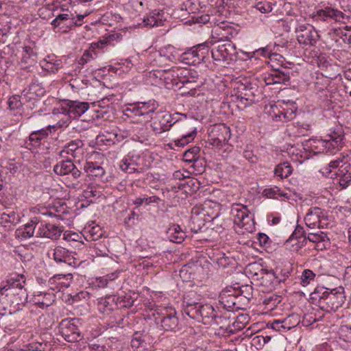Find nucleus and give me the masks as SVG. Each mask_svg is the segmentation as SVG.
<instances>
[{
    "instance_id": "1",
    "label": "nucleus",
    "mask_w": 351,
    "mask_h": 351,
    "mask_svg": "<svg viewBox=\"0 0 351 351\" xmlns=\"http://www.w3.org/2000/svg\"><path fill=\"white\" fill-rule=\"evenodd\" d=\"M150 119L153 121L150 126L157 134L169 131L173 126L177 128L182 133L181 137L174 141L178 147L185 146L191 142L197 134V128L193 126L191 121L175 120L173 116L168 112H156L154 116H150Z\"/></svg>"
},
{
    "instance_id": "2",
    "label": "nucleus",
    "mask_w": 351,
    "mask_h": 351,
    "mask_svg": "<svg viewBox=\"0 0 351 351\" xmlns=\"http://www.w3.org/2000/svg\"><path fill=\"white\" fill-rule=\"evenodd\" d=\"M313 294L315 298H318L317 304L319 308L328 313L337 311L342 306L346 300L344 288L342 286L332 289L325 287L317 288Z\"/></svg>"
},
{
    "instance_id": "3",
    "label": "nucleus",
    "mask_w": 351,
    "mask_h": 351,
    "mask_svg": "<svg viewBox=\"0 0 351 351\" xmlns=\"http://www.w3.org/2000/svg\"><path fill=\"white\" fill-rule=\"evenodd\" d=\"M210 43L214 47L211 50L212 57L217 62H226L230 64L237 60V51L234 44L230 40L220 38L217 40H209L206 43Z\"/></svg>"
},
{
    "instance_id": "4",
    "label": "nucleus",
    "mask_w": 351,
    "mask_h": 351,
    "mask_svg": "<svg viewBox=\"0 0 351 351\" xmlns=\"http://www.w3.org/2000/svg\"><path fill=\"white\" fill-rule=\"evenodd\" d=\"M230 128L224 123L215 124L211 127L208 133V141L210 145L221 147L228 143L230 138Z\"/></svg>"
},
{
    "instance_id": "5",
    "label": "nucleus",
    "mask_w": 351,
    "mask_h": 351,
    "mask_svg": "<svg viewBox=\"0 0 351 351\" xmlns=\"http://www.w3.org/2000/svg\"><path fill=\"white\" fill-rule=\"evenodd\" d=\"M77 320L65 319L59 324L60 332L68 342H77L82 339L80 330L77 326Z\"/></svg>"
},
{
    "instance_id": "6",
    "label": "nucleus",
    "mask_w": 351,
    "mask_h": 351,
    "mask_svg": "<svg viewBox=\"0 0 351 351\" xmlns=\"http://www.w3.org/2000/svg\"><path fill=\"white\" fill-rule=\"evenodd\" d=\"M208 50V46L206 43L198 45L182 55V62L189 65L198 64L204 60Z\"/></svg>"
},
{
    "instance_id": "7",
    "label": "nucleus",
    "mask_w": 351,
    "mask_h": 351,
    "mask_svg": "<svg viewBox=\"0 0 351 351\" xmlns=\"http://www.w3.org/2000/svg\"><path fill=\"white\" fill-rule=\"evenodd\" d=\"M266 85L284 84L289 85L290 71L287 67L281 66L274 69L263 77Z\"/></svg>"
},
{
    "instance_id": "8",
    "label": "nucleus",
    "mask_w": 351,
    "mask_h": 351,
    "mask_svg": "<svg viewBox=\"0 0 351 351\" xmlns=\"http://www.w3.org/2000/svg\"><path fill=\"white\" fill-rule=\"evenodd\" d=\"M237 99H240L243 107L253 104L256 101L255 93L258 91V87L255 84L246 82L239 83L237 87Z\"/></svg>"
},
{
    "instance_id": "9",
    "label": "nucleus",
    "mask_w": 351,
    "mask_h": 351,
    "mask_svg": "<svg viewBox=\"0 0 351 351\" xmlns=\"http://www.w3.org/2000/svg\"><path fill=\"white\" fill-rule=\"evenodd\" d=\"M77 254L75 252L70 251L61 246L56 247L53 252V260L57 263H65L69 266L77 267L81 261L75 256Z\"/></svg>"
},
{
    "instance_id": "10",
    "label": "nucleus",
    "mask_w": 351,
    "mask_h": 351,
    "mask_svg": "<svg viewBox=\"0 0 351 351\" xmlns=\"http://www.w3.org/2000/svg\"><path fill=\"white\" fill-rule=\"evenodd\" d=\"M296 33L298 41L304 45H314L319 37L314 27L308 24L299 25Z\"/></svg>"
},
{
    "instance_id": "11",
    "label": "nucleus",
    "mask_w": 351,
    "mask_h": 351,
    "mask_svg": "<svg viewBox=\"0 0 351 351\" xmlns=\"http://www.w3.org/2000/svg\"><path fill=\"white\" fill-rule=\"evenodd\" d=\"M53 171L58 176L69 175L74 179L81 176V171L75 166L71 159L62 160L53 167Z\"/></svg>"
},
{
    "instance_id": "12",
    "label": "nucleus",
    "mask_w": 351,
    "mask_h": 351,
    "mask_svg": "<svg viewBox=\"0 0 351 351\" xmlns=\"http://www.w3.org/2000/svg\"><path fill=\"white\" fill-rule=\"evenodd\" d=\"M159 319L160 327L165 331L176 332L180 330L179 320L174 309L167 311L165 313H162V317ZM156 320L158 321V318Z\"/></svg>"
},
{
    "instance_id": "13",
    "label": "nucleus",
    "mask_w": 351,
    "mask_h": 351,
    "mask_svg": "<svg viewBox=\"0 0 351 351\" xmlns=\"http://www.w3.org/2000/svg\"><path fill=\"white\" fill-rule=\"evenodd\" d=\"M38 226H40L36 230V237H45L52 240H57L60 238L62 232L61 227L46 223L41 219Z\"/></svg>"
},
{
    "instance_id": "14",
    "label": "nucleus",
    "mask_w": 351,
    "mask_h": 351,
    "mask_svg": "<svg viewBox=\"0 0 351 351\" xmlns=\"http://www.w3.org/2000/svg\"><path fill=\"white\" fill-rule=\"evenodd\" d=\"M344 12L337 9L327 7L325 9H322L317 11V15L322 17L324 21L327 19H331L335 21H343L344 19H348L349 16L346 14L347 10L351 12V6L342 5Z\"/></svg>"
},
{
    "instance_id": "15",
    "label": "nucleus",
    "mask_w": 351,
    "mask_h": 351,
    "mask_svg": "<svg viewBox=\"0 0 351 351\" xmlns=\"http://www.w3.org/2000/svg\"><path fill=\"white\" fill-rule=\"evenodd\" d=\"M45 93L44 88L37 82H32L27 90L22 92V98L24 101H28L34 106H36V103L39 101L38 97L43 96Z\"/></svg>"
},
{
    "instance_id": "16",
    "label": "nucleus",
    "mask_w": 351,
    "mask_h": 351,
    "mask_svg": "<svg viewBox=\"0 0 351 351\" xmlns=\"http://www.w3.org/2000/svg\"><path fill=\"white\" fill-rule=\"evenodd\" d=\"M89 108V104L87 102H80L77 101H71L68 104V108H62V113L67 114L71 119H77L84 114Z\"/></svg>"
},
{
    "instance_id": "17",
    "label": "nucleus",
    "mask_w": 351,
    "mask_h": 351,
    "mask_svg": "<svg viewBox=\"0 0 351 351\" xmlns=\"http://www.w3.org/2000/svg\"><path fill=\"white\" fill-rule=\"evenodd\" d=\"M202 302H197L189 296L184 298L182 314L188 315L190 318L196 319L199 318V313L202 306Z\"/></svg>"
},
{
    "instance_id": "18",
    "label": "nucleus",
    "mask_w": 351,
    "mask_h": 351,
    "mask_svg": "<svg viewBox=\"0 0 351 351\" xmlns=\"http://www.w3.org/2000/svg\"><path fill=\"white\" fill-rule=\"evenodd\" d=\"M84 143L81 140L76 139L66 143L60 152L62 158H67L69 155L73 158H78L83 153Z\"/></svg>"
},
{
    "instance_id": "19",
    "label": "nucleus",
    "mask_w": 351,
    "mask_h": 351,
    "mask_svg": "<svg viewBox=\"0 0 351 351\" xmlns=\"http://www.w3.org/2000/svg\"><path fill=\"white\" fill-rule=\"evenodd\" d=\"M234 297L235 291L232 287L223 289L219 295V305L228 311H235Z\"/></svg>"
},
{
    "instance_id": "20",
    "label": "nucleus",
    "mask_w": 351,
    "mask_h": 351,
    "mask_svg": "<svg viewBox=\"0 0 351 351\" xmlns=\"http://www.w3.org/2000/svg\"><path fill=\"white\" fill-rule=\"evenodd\" d=\"M326 218L324 210L319 207L311 208L304 217L307 227L313 229L316 226L319 228L321 220Z\"/></svg>"
},
{
    "instance_id": "21",
    "label": "nucleus",
    "mask_w": 351,
    "mask_h": 351,
    "mask_svg": "<svg viewBox=\"0 0 351 351\" xmlns=\"http://www.w3.org/2000/svg\"><path fill=\"white\" fill-rule=\"evenodd\" d=\"M119 295H107L101 298L98 302V308L100 311L105 313L114 309H119Z\"/></svg>"
},
{
    "instance_id": "22",
    "label": "nucleus",
    "mask_w": 351,
    "mask_h": 351,
    "mask_svg": "<svg viewBox=\"0 0 351 351\" xmlns=\"http://www.w3.org/2000/svg\"><path fill=\"white\" fill-rule=\"evenodd\" d=\"M40 223V218L38 217H32L30 221L26 223L23 229H18L19 236L25 239L31 238L33 236L36 237V230L39 228L38 224Z\"/></svg>"
},
{
    "instance_id": "23",
    "label": "nucleus",
    "mask_w": 351,
    "mask_h": 351,
    "mask_svg": "<svg viewBox=\"0 0 351 351\" xmlns=\"http://www.w3.org/2000/svg\"><path fill=\"white\" fill-rule=\"evenodd\" d=\"M215 315V309L210 304L202 302L197 321L202 322L204 324L213 325V319Z\"/></svg>"
},
{
    "instance_id": "24",
    "label": "nucleus",
    "mask_w": 351,
    "mask_h": 351,
    "mask_svg": "<svg viewBox=\"0 0 351 351\" xmlns=\"http://www.w3.org/2000/svg\"><path fill=\"white\" fill-rule=\"evenodd\" d=\"M172 77H177L179 78L183 77V80H180V82L183 84L195 82L196 79L198 77V73L194 70L188 69H179L172 71Z\"/></svg>"
},
{
    "instance_id": "25",
    "label": "nucleus",
    "mask_w": 351,
    "mask_h": 351,
    "mask_svg": "<svg viewBox=\"0 0 351 351\" xmlns=\"http://www.w3.org/2000/svg\"><path fill=\"white\" fill-rule=\"evenodd\" d=\"M156 109L155 105L149 104V103H139L136 106L132 109L135 116H143L147 120L150 119V116H154L156 113Z\"/></svg>"
},
{
    "instance_id": "26",
    "label": "nucleus",
    "mask_w": 351,
    "mask_h": 351,
    "mask_svg": "<svg viewBox=\"0 0 351 351\" xmlns=\"http://www.w3.org/2000/svg\"><path fill=\"white\" fill-rule=\"evenodd\" d=\"M167 236L170 241L181 243L184 241L186 234L178 225L173 224L167 230Z\"/></svg>"
},
{
    "instance_id": "27",
    "label": "nucleus",
    "mask_w": 351,
    "mask_h": 351,
    "mask_svg": "<svg viewBox=\"0 0 351 351\" xmlns=\"http://www.w3.org/2000/svg\"><path fill=\"white\" fill-rule=\"evenodd\" d=\"M234 214V223L239 226L244 227L251 220L248 215V210L246 206H243L241 208H234L232 209V213Z\"/></svg>"
},
{
    "instance_id": "28",
    "label": "nucleus",
    "mask_w": 351,
    "mask_h": 351,
    "mask_svg": "<svg viewBox=\"0 0 351 351\" xmlns=\"http://www.w3.org/2000/svg\"><path fill=\"white\" fill-rule=\"evenodd\" d=\"M35 303L40 308L51 306L55 300V295L53 293H40L34 295Z\"/></svg>"
},
{
    "instance_id": "29",
    "label": "nucleus",
    "mask_w": 351,
    "mask_h": 351,
    "mask_svg": "<svg viewBox=\"0 0 351 351\" xmlns=\"http://www.w3.org/2000/svg\"><path fill=\"white\" fill-rule=\"evenodd\" d=\"M19 221V215L13 211L10 213H3L0 217V223L5 228H10L11 226H16Z\"/></svg>"
},
{
    "instance_id": "30",
    "label": "nucleus",
    "mask_w": 351,
    "mask_h": 351,
    "mask_svg": "<svg viewBox=\"0 0 351 351\" xmlns=\"http://www.w3.org/2000/svg\"><path fill=\"white\" fill-rule=\"evenodd\" d=\"M84 170L88 176L95 177H101L105 173V171L101 166L92 162H86L84 166Z\"/></svg>"
},
{
    "instance_id": "31",
    "label": "nucleus",
    "mask_w": 351,
    "mask_h": 351,
    "mask_svg": "<svg viewBox=\"0 0 351 351\" xmlns=\"http://www.w3.org/2000/svg\"><path fill=\"white\" fill-rule=\"evenodd\" d=\"M292 167L288 162H284L278 164L275 169V176L280 177L281 179L287 178L292 173Z\"/></svg>"
},
{
    "instance_id": "32",
    "label": "nucleus",
    "mask_w": 351,
    "mask_h": 351,
    "mask_svg": "<svg viewBox=\"0 0 351 351\" xmlns=\"http://www.w3.org/2000/svg\"><path fill=\"white\" fill-rule=\"evenodd\" d=\"M147 335L141 332H136L133 335V338L131 341V346L134 348H147V343L146 342Z\"/></svg>"
},
{
    "instance_id": "33",
    "label": "nucleus",
    "mask_w": 351,
    "mask_h": 351,
    "mask_svg": "<svg viewBox=\"0 0 351 351\" xmlns=\"http://www.w3.org/2000/svg\"><path fill=\"white\" fill-rule=\"evenodd\" d=\"M261 271L266 274L265 278H268L272 284H279L286 280V278L290 274L289 271H287L282 274L283 278H282L279 274H277L273 269L267 270L262 269Z\"/></svg>"
},
{
    "instance_id": "34",
    "label": "nucleus",
    "mask_w": 351,
    "mask_h": 351,
    "mask_svg": "<svg viewBox=\"0 0 351 351\" xmlns=\"http://www.w3.org/2000/svg\"><path fill=\"white\" fill-rule=\"evenodd\" d=\"M49 131H50L49 128H43L33 132L29 135V139L34 145H38L40 143L41 140L46 138L48 136Z\"/></svg>"
},
{
    "instance_id": "35",
    "label": "nucleus",
    "mask_w": 351,
    "mask_h": 351,
    "mask_svg": "<svg viewBox=\"0 0 351 351\" xmlns=\"http://www.w3.org/2000/svg\"><path fill=\"white\" fill-rule=\"evenodd\" d=\"M8 106L10 110H15L20 108L23 105H26L28 108L33 109L34 106H32L28 101H24L21 96L14 95L10 97L8 100Z\"/></svg>"
},
{
    "instance_id": "36",
    "label": "nucleus",
    "mask_w": 351,
    "mask_h": 351,
    "mask_svg": "<svg viewBox=\"0 0 351 351\" xmlns=\"http://www.w3.org/2000/svg\"><path fill=\"white\" fill-rule=\"evenodd\" d=\"M328 139L335 141V145L342 146L344 140V133L341 128H337V129L331 131L326 136Z\"/></svg>"
},
{
    "instance_id": "37",
    "label": "nucleus",
    "mask_w": 351,
    "mask_h": 351,
    "mask_svg": "<svg viewBox=\"0 0 351 351\" xmlns=\"http://www.w3.org/2000/svg\"><path fill=\"white\" fill-rule=\"evenodd\" d=\"M234 289L235 294H239L241 298H245L247 302L250 303V300L252 297V290L253 288L252 286L245 285H242L238 287H232Z\"/></svg>"
},
{
    "instance_id": "38",
    "label": "nucleus",
    "mask_w": 351,
    "mask_h": 351,
    "mask_svg": "<svg viewBox=\"0 0 351 351\" xmlns=\"http://www.w3.org/2000/svg\"><path fill=\"white\" fill-rule=\"evenodd\" d=\"M200 148L199 147H193L187 149L184 154V160L188 162H196L199 158Z\"/></svg>"
},
{
    "instance_id": "39",
    "label": "nucleus",
    "mask_w": 351,
    "mask_h": 351,
    "mask_svg": "<svg viewBox=\"0 0 351 351\" xmlns=\"http://www.w3.org/2000/svg\"><path fill=\"white\" fill-rule=\"evenodd\" d=\"M106 43V42L101 40L98 43H93L89 50L86 51L83 54V59H84V62H88L90 60L94 59L95 56H96L95 49L102 47Z\"/></svg>"
},
{
    "instance_id": "40",
    "label": "nucleus",
    "mask_w": 351,
    "mask_h": 351,
    "mask_svg": "<svg viewBox=\"0 0 351 351\" xmlns=\"http://www.w3.org/2000/svg\"><path fill=\"white\" fill-rule=\"evenodd\" d=\"M317 143L324 147L323 151H325L326 153L333 154L337 150H339L340 147L342 146H336L335 145V141H332L330 139L325 140H319Z\"/></svg>"
},
{
    "instance_id": "41",
    "label": "nucleus",
    "mask_w": 351,
    "mask_h": 351,
    "mask_svg": "<svg viewBox=\"0 0 351 351\" xmlns=\"http://www.w3.org/2000/svg\"><path fill=\"white\" fill-rule=\"evenodd\" d=\"M245 319L243 315L238 316L236 320L230 324L228 322V328H227V332L234 333L239 330H242L245 327V322H241V319Z\"/></svg>"
},
{
    "instance_id": "42",
    "label": "nucleus",
    "mask_w": 351,
    "mask_h": 351,
    "mask_svg": "<svg viewBox=\"0 0 351 351\" xmlns=\"http://www.w3.org/2000/svg\"><path fill=\"white\" fill-rule=\"evenodd\" d=\"M343 167V166L341 165L339 169L341 173H342V176L339 179V184L342 189H346L351 182V173L348 172V170L346 169L348 166L341 169Z\"/></svg>"
},
{
    "instance_id": "43",
    "label": "nucleus",
    "mask_w": 351,
    "mask_h": 351,
    "mask_svg": "<svg viewBox=\"0 0 351 351\" xmlns=\"http://www.w3.org/2000/svg\"><path fill=\"white\" fill-rule=\"evenodd\" d=\"M119 295V309L122 308H128L131 307L134 302V300L130 295Z\"/></svg>"
},
{
    "instance_id": "44",
    "label": "nucleus",
    "mask_w": 351,
    "mask_h": 351,
    "mask_svg": "<svg viewBox=\"0 0 351 351\" xmlns=\"http://www.w3.org/2000/svg\"><path fill=\"white\" fill-rule=\"evenodd\" d=\"M304 237L307 236L304 228L300 225H297L294 232L292 233L289 239L287 240L286 243L294 242L295 239H301Z\"/></svg>"
},
{
    "instance_id": "45",
    "label": "nucleus",
    "mask_w": 351,
    "mask_h": 351,
    "mask_svg": "<svg viewBox=\"0 0 351 351\" xmlns=\"http://www.w3.org/2000/svg\"><path fill=\"white\" fill-rule=\"evenodd\" d=\"M263 195L268 198H277L278 196L288 197L287 194L280 191V189L277 186L271 189H265L263 191Z\"/></svg>"
},
{
    "instance_id": "46",
    "label": "nucleus",
    "mask_w": 351,
    "mask_h": 351,
    "mask_svg": "<svg viewBox=\"0 0 351 351\" xmlns=\"http://www.w3.org/2000/svg\"><path fill=\"white\" fill-rule=\"evenodd\" d=\"M275 3H271L270 1H258L256 5V10L260 11L261 13H269L274 9Z\"/></svg>"
},
{
    "instance_id": "47",
    "label": "nucleus",
    "mask_w": 351,
    "mask_h": 351,
    "mask_svg": "<svg viewBox=\"0 0 351 351\" xmlns=\"http://www.w3.org/2000/svg\"><path fill=\"white\" fill-rule=\"evenodd\" d=\"M228 319L224 315H215V318L213 319V324L218 326L220 329L225 330L227 332V328H228Z\"/></svg>"
},
{
    "instance_id": "48",
    "label": "nucleus",
    "mask_w": 351,
    "mask_h": 351,
    "mask_svg": "<svg viewBox=\"0 0 351 351\" xmlns=\"http://www.w3.org/2000/svg\"><path fill=\"white\" fill-rule=\"evenodd\" d=\"M306 239L312 243L325 241L326 239L328 240L327 234L322 231H318L316 233H308Z\"/></svg>"
},
{
    "instance_id": "49",
    "label": "nucleus",
    "mask_w": 351,
    "mask_h": 351,
    "mask_svg": "<svg viewBox=\"0 0 351 351\" xmlns=\"http://www.w3.org/2000/svg\"><path fill=\"white\" fill-rule=\"evenodd\" d=\"M215 261L219 267L226 268L232 263L233 260L232 258L226 256L225 254H221L215 258Z\"/></svg>"
},
{
    "instance_id": "50",
    "label": "nucleus",
    "mask_w": 351,
    "mask_h": 351,
    "mask_svg": "<svg viewBox=\"0 0 351 351\" xmlns=\"http://www.w3.org/2000/svg\"><path fill=\"white\" fill-rule=\"evenodd\" d=\"M315 277V274L311 270L304 269L301 276L300 284L302 286L306 287L310 283L311 280L314 279Z\"/></svg>"
},
{
    "instance_id": "51",
    "label": "nucleus",
    "mask_w": 351,
    "mask_h": 351,
    "mask_svg": "<svg viewBox=\"0 0 351 351\" xmlns=\"http://www.w3.org/2000/svg\"><path fill=\"white\" fill-rule=\"evenodd\" d=\"M162 19H156L154 16H148L143 19L144 26L147 27H158L162 25Z\"/></svg>"
},
{
    "instance_id": "52",
    "label": "nucleus",
    "mask_w": 351,
    "mask_h": 351,
    "mask_svg": "<svg viewBox=\"0 0 351 351\" xmlns=\"http://www.w3.org/2000/svg\"><path fill=\"white\" fill-rule=\"evenodd\" d=\"M160 199V198L157 196H151L149 197H137L134 201V204L136 206H141L143 203H145L146 204H149L150 203H156L158 202V201Z\"/></svg>"
},
{
    "instance_id": "53",
    "label": "nucleus",
    "mask_w": 351,
    "mask_h": 351,
    "mask_svg": "<svg viewBox=\"0 0 351 351\" xmlns=\"http://www.w3.org/2000/svg\"><path fill=\"white\" fill-rule=\"evenodd\" d=\"M234 299H235V300H234L235 301V305H234L235 311H237L239 309H245L249 304V302H247V300L244 298H241L239 295V294H235Z\"/></svg>"
},
{
    "instance_id": "54",
    "label": "nucleus",
    "mask_w": 351,
    "mask_h": 351,
    "mask_svg": "<svg viewBox=\"0 0 351 351\" xmlns=\"http://www.w3.org/2000/svg\"><path fill=\"white\" fill-rule=\"evenodd\" d=\"M53 5H48L47 7H42L39 8L38 13L40 17L45 19L47 17H50L51 16H53V7H51Z\"/></svg>"
},
{
    "instance_id": "55",
    "label": "nucleus",
    "mask_w": 351,
    "mask_h": 351,
    "mask_svg": "<svg viewBox=\"0 0 351 351\" xmlns=\"http://www.w3.org/2000/svg\"><path fill=\"white\" fill-rule=\"evenodd\" d=\"M280 302V298L278 295L269 296L266 298L264 300V304L269 306L271 309H273Z\"/></svg>"
},
{
    "instance_id": "56",
    "label": "nucleus",
    "mask_w": 351,
    "mask_h": 351,
    "mask_svg": "<svg viewBox=\"0 0 351 351\" xmlns=\"http://www.w3.org/2000/svg\"><path fill=\"white\" fill-rule=\"evenodd\" d=\"M84 195L86 198L100 196V192L98 191L94 186H88L84 191Z\"/></svg>"
},
{
    "instance_id": "57",
    "label": "nucleus",
    "mask_w": 351,
    "mask_h": 351,
    "mask_svg": "<svg viewBox=\"0 0 351 351\" xmlns=\"http://www.w3.org/2000/svg\"><path fill=\"white\" fill-rule=\"evenodd\" d=\"M243 156L251 163H256L258 161V157L254 154L252 150L248 149H245Z\"/></svg>"
},
{
    "instance_id": "58",
    "label": "nucleus",
    "mask_w": 351,
    "mask_h": 351,
    "mask_svg": "<svg viewBox=\"0 0 351 351\" xmlns=\"http://www.w3.org/2000/svg\"><path fill=\"white\" fill-rule=\"evenodd\" d=\"M292 317H293V315H291V316L289 315L285 319H280L281 323H282L281 326H282L283 330H290L291 328H293L295 326V322L292 323L291 322V318Z\"/></svg>"
},
{
    "instance_id": "59",
    "label": "nucleus",
    "mask_w": 351,
    "mask_h": 351,
    "mask_svg": "<svg viewBox=\"0 0 351 351\" xmlns=\"http://www.w3.org/2000/svg\"><path fill=\"white\" fill-rule=\"evenodd\" d=\"M306 237L301 239H295L294 241L295 242L292 243V246L294 247L293 250L299 251L300 249L306 244Z\"/></svg>"
},
{
    "instance_id": "60",
    "label": "nucleus",
    "mask_w": 351,
    "mask_h": 351,
    "mask_svg": "<svg viewBox=\"0 0 351 351\" xmlns=\"http://www.w3.org/2000/svg\"><path fill=\"white\" fill-rule=\"evenodd\" d=\"M270 52L271 51L269 49L268 47H263L256 49L254 51V53L258 56H262L263 57H271V55L270 54ZM272 56H276V54H272Z\"/></svg>"
},
{
    "instance_id": "61",
    "label": "nucleus",
    "mask_w": 351,
    "mask_h": 351,
    "mask_svg": "<svg viewBox=\"0 0 351 351\" xmlns=\"http://www.w3.org/2000/svg\"><path fill=\"white\" fill-rule=\"evenodd\" d=\"M285 121H290L295 117V112L292 109H287L281 112Z\"/></svg>"
},
{
    "instance_id": "62",
    "label": "nucleus",
    "mask_w": 351,
    "mask_h": 351,
    "mask_svg": "<svg viewBox=\"0 0 351 351\" xmlns=\"http://www.w3.org/2000/svg\"><path fill=\"white\" fill-rule=\"evenodd\" d=\"M134 165L135 164L134 162H131L130 165L127 168V169H125V172L128 173H132L134 172H137L139 173L143 172V171H144L143 168H140V169L135 168Z\"/></svg>"
},
{
    "instance_id": "63",
    "label": "nucleus",
    "mask_w": 351,
    "mask_h": 351,
    "mask_svg": "<svg viewBox=\"0 0 351 351\" xmlns=\"http://www.w3.org/2000/svg\"><path fill=\"white\" fill-rule=\"evenodd\" d=\"M258 239L261 245L266 246L267 244L268 243L269 237L267 234L264 233H259L258 234Z\"/></svg>"
},
{
    "instance_id": "64",
    "label": "nucleus",
    "mask_w": 351,
    "mask_h": 351,
    "mask_svg": "<svg viewBox=\"0 0 351 351\" xmlns=\"http://www.w3.org/2000/svg\"><path fill=\"white\" fill-rule=\"evenodd\" d=\"M185 184H187L189 186L193 188V191H195L199 189V182L197 180L193 178H189Z\"/></svg>"
}]
</instances>
